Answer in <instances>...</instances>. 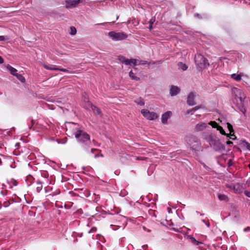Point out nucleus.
<instances>
[{"label": "nucleus", "mask_w": 250, "mask_h": 250, "mask_svg": "<svg viewBox=\"0 0 250 250\" xmlns=\"http://www.w3.org/2000/svg\"><path fill=\"white\" fill-rule=\"evenodd\" d=\"M231 93L233 97L232 99L233 103L235 104L240 111L245 114L246 112V110L244 107V101L246 98L245 94L242 90L236 87H233L231 89Z\"/></svg>", "instance_id": "1"}, {"label": "nucleus", "mask_w": 250, "mask_h": 250, "mask_svg": "<svg viewBox=\"0 0 250 250\" xmlns=\"http://www.w3.org/2000/svg\"><path fill=\"white\" fill-rule=\"evenodd\" d=\"M77 143L83 149L88 151L91 147L90 135L83 129L81 130L75 136Z\"/></svg>", "instance_id": "2"}, {"label": "nucleus", "mask_w": 250, "mask_h": 250, "mask_svg": "<svg viewBox=\"0 0 250 250\" xmlns=\"http://www.w3.org/2000/svg\"><path fill=\"white\" fill-rule=\"evenodd\" d=\"M185 140L190 148L192 151H198L201 148V144L200 139L193 135H187Z\"/></svg>", "instance_id": "3"}, {"label": "nucleus", "mask_w": 250, "mask_h": 250, "mask_svg": "<svg viewBox=\"0 0 250 250\" xmlns=\"http://www.w3.org/2000/svg\"><path fill=\"white\" fill-rule=\"evenodd\" d=\"M66 132L68 135L75 136L76 134L82 130V126L78 124L72 122H68L66 124Z\"/></svg>", "instance_id": "4"}, {"label": "nucleus", "mask_w": 250, "mask_h": 250, "mask_svg": "<svg viewBox=\"0 0 250 250\" xmlns=\"http://www.w3.org/2000/svg\"><path fill=\"white\" fill-rule=\"evenodd\" d=\"M194 60L197 68L200 70L205 69L209 65L208 60L200 54L195 55Z\"/></svg>", "instance_id": "5"}, {"label": "nucleus", "mask_w": 250, "mask_h": 250, "mask_svg": "<svg viewBox=\"0 0 250 250\" xmlns=\"http://www.w3.org/2000/svg\"><path fill=\"white\" fill-rule=\"evenodd\" d=\"M118 60L122 62L123 63H124L126 65H129L134 69V70L135 71H136L137 70V68L136 67V66L137 64V60L135 59H131L130 60L126 58L125 56L122 55H119L118 56Z\"/></svg>", "instance_id": "6"}, {"label": "nucleus", "mask_w": 250, "mask_h": 250, "mask_svg": "<svg viewBox=\"0 0 250 250\" xmlns=\"http://www.w3.org/2000/svg\"><path fill=\"white\" fill-rule=\"evenodd\" d=\"M108 35L114 41L124 40L128 37V35L123 32H116L115 31H110L108 32Z\"/></svg>", "instance_id": "7"}, {"label": "nucleus", "mask_w": 250, "mask_h": 250, "mask_svg": "<svg viewBox=\"0 0 250 250\" xmlns=\"http://www.w3.org/2000/svg\"><path fill=\"white\" fill-rule=\"evenodd\" d=\"M45 182L48 184H51V181L45 177H42L41 179H38L35 181V182L34 183V187L38 193L40 192L42 190L43 184Z\"/></svg>", "instance_id": "8"}, {"label": "nucleus", "mask_w": 250, "mask_h": 250, "mask_svg": "<svg viewBox=\"0 0 250 250\" xmlns=\"http://www.w3.org/2000/svg\"><path fill=\"white\" fill-rule=\"evenodd\" d=\"M209 124L212 126L213 128H217V130L219 131L220 133L224 135H226L227 137L231 138L230 136L233 137L234 136V132H232V134L230 133L229 134H226L223 127L219 125L215 121H211Z\"/></svg>", "instance_id": "9"}, {"label": "nucleus", "mask_w": 250, "mask_h": 250, "mask_svg": "<svg viewBox=\"0 0 250 250\" xmlns=\"http://www.w3.org/2000/svg\"><path fill=\"white\" fill-rule=\"evenodd\" d=\"M141 113L146 119L149 120H154L157 118L158 116L154 112H150L147 109H142Z\"/></svg>", "instance_id": "10"}, {"label": "nucleus", "mask_w": 250, "mask_h": 250, "mask_svg": "<svg viewBox=\"0 0 250 250\" xmlns=\"http://www.w3.org/2000/svg\"><path fill=\"white\" fill-rule=\"evenodd\" d=\"M195 96V92H190L188 96L187 97V104L190 106L194 105L196 103L194 101V98Z\"/></svg>", "instance_id": "11"}, {"label": "nucleus", "mask_w": 250, "mask_h": 250, "mask_svg": "<svg viewBox=\"0 0 250 250\" xmlns=\"http://www.w3.org/2000/svg\"><path fill=\"white\" fill-rule=\"evenodd\" d=\"M219 139L214 134H211L208 135L207 138V141L210 145V146L212 147L213 146L216 144Z\"/></svg>", "instance_id": "12"}, {"label": "nucleus", "mask_w": 250, "mask_h": 250, "mask_svg": "<svg viewBox=\"0 0 250 250\" xmlns=\"http://www.w3.org/2000/svg\"><path fill=\"white\" fill-rule=\"evenodd\" d=\"M212 147L216 151H222L225 150V146L220 142L219 139L213 146Z\"/></svg>", "instance_id": "13"}, {"label": "nucleus", "mask_w": 250, "mask_h": 250, "mask_svg": "<svg viewBox=\"0 0 250 250\" xmlns=\"http://www.w3.org/2000/svg\"><path fill=\"white\" fill-rule=\"evenodd\" d=\"M181 91V89L177 86L172 85L170 86L169 94L171 96H175L178 95Z\"/></svg>", "instance_id": "14"}, {"label": "nucleus", "mask_w": 250, "mask_h": 250, "mask_svg": "<svg viewBox=\"0 0 250 250\" xmlns=\"http://www.w3.org/2000/svg\"><path fill=\"white\" fill-rule=\"evenodd\" d=\"M80 2V0H66V7L69 8L75 6Z\"/></svg>", "instance_id": "15"}, {"label": "nucleus", "mask_w": 250, "mask_h": 250, "mask_svg": "<svg viewBox=\"0 0 250 250\" xmlns=\"http://www.w3.org/2000/svg\"><path fill=\"white\" fill-rule=\"evenodd\" d=\"M171 114V112L169 111H167L163 114L161 118L162 123L164 124H166L167 123V120L170 118Z\"/></svg>", "instance_id": "16"}, {"label": "nucleus", "mask_w": 250, "mask_h": 250, "mask_svg": "<svg viewBox=\"0 0 250 250\" xmlns=\"http://www.w3.org/2000/svg\"><path fill=\"white\" fill-rule=\"evenodd\" d=\"M207 127L206 123L200 122L196 125L195 129L196 131H201L206 129Z\"/></svg>", "instance_id": "17"}, {"label": "nucleus", "mask_w": 250, "mask_h": 250, "mask_svg": "<svg viewBox=\"0 0 250 250\" xmlns=\"http://www.w3.org/2000/svg\"><path fill=\"white\" fill-rule=\"evenodd\" d=\"M35 179L31 175H28L26 178V182L28 186H30L35 182Z\"/></svg>", "instance_id": "18"}, {"label": "nucleus", "mask_w": 250, "mask_h": 250, "mask_svg": "<svg viewBox=\"0 0 250 250\" xmlns=\"http://www.w3.org/2000/svg\"><path fill=\"white\" fill-rule=\"evenodd\" d=\"M136 73L133 72V70H131L129 72V76L132 80L138 81L140 80V78L136 76Z\"/></svg>", "instance_id": "19"}, {"label": "nucleus", "mask_w": 250, "mask_h": 250, "mask_svg": "<svg viewBox=\"0 0 250 250\" xmlns=\"http://www.w3.org/2000/svg\"><path fill=\"white\" fill-rule=\"evenodd\" d=\"M188 238L190 239L191 243L194 245L199 246L200 245L203 244L201 242H199V241L196 240L194 237H193L190 235L188 236Z\"/></svg>", "instance_id": "20"}, {"label": "nucleus", "mask_w": 250, "mask_h": 250, "mask_svg": "<svg viewBox=\"0 0 250 250\" xmlns=\"http://www.w3.org/2000/svg\"><path fill=\"white\" fill-rule=\"evenodd\" d=\"M88 104L91 105V107L95 113H96L98 115H101L102 114V112H101V110L98 107H97L96 106L92 105L90 103H89Z\"/></svg>", "instance_id": "21"}, {"label": "nucleus", "mask_w": 250, "mask_h": 250, "mask_svg": "<svg viewBox=\"0 0 250 250\" xmlns=\"http://www.w3.org/2000/svg\"><path fill=\"white\" fill-rule=\"evenodd\" d=\"M43 67L44 68H45L47 70H57L59 69V68L57 67H56L55 66H48L46 64H44Z\"/></svg>", "instance_id": "22"}, {"label": "nucleus", "mask_w": 250, "mask_h": 250, "mask_svg": "<svg viewBox=\"0 0 250 250\" xmlns=\"http://www.w3.org/2000/svg\"><path fill=\"white\" fill-rule=\"evenodd\" d=\"M7 69L9 70L10 73L13 75H15L16 74V72L17 71V69H15V68L13 67L12 66L10 65H8V66H7Z\"/></svg>", "instance_id": "23"}, {"label": "nucleus", "mask_w": 250, "mask_h": 250, "mask_svg": "<svg viewBox=\"0 0 250 250\" xmlns=\"http://www.w3.org/2000/svg\"><path fill=\"white\" fill-rule=\"evenodd\" d=\"M218 197L220 201H227L228 200V196L225 194H218Z\"/></svg>", "instance_id": "24"}, {"label": "nucleus", "mask_w": 250, "mask_h": 250, "mask_svg": "<svg viewBox=\"0 0 250 250\" xmlns=\"http://www.w3.org/2000/svg\"><path fill=\"white\" fill-rule=\"evenodd\" d=\"M14 76H16L17 78L21 82L24 83L25 82V79L24 77L21 74L16 73V74Z\"/></svg>", "instance_id": "25"}, {"label": "nucleus", "mask_w": 250, "mask_h": 250, "mask_svg": "<svg viewBox=\"0 0 250 250\" xmlns=\"http://www.w3.org/2000/svg\"><path fill=\"white\" fill-rule=\"evenodd\" d=\"M231 77L236 81H240L241 80V76L239 74H236L235 73L231 74Z\"/></svg>", "instance_id": "26"}, {"label": "nucleus", "mask_w": 250, "mask_h": 250, "mask_svg": "<svg viewBox=\"0 0 250 250\" xmlns=\"http://www.w3.org/2000/svg\"><path fill=\"white\" fill-rule=\"evenodd\" d=\"M178 66L183 71L186 70L188 68V66L185 63L182 62H180L178 63Z\"/></svg>", "instance_id": "27"}, {"label": "nucleus", "mask_w": 250, "mask_h": 250, "mask_svg": "<svg viewBox=\"0 0 250 250\" xmlns=\"http://www.w3.org/2000/svg\"><path fill=\"white\" fill-rule=\"evenodd\" d=\"M135 102L138 105H144L145 103L144 102L143 99L142 98H139V99H137L135 101Z\"/></svg>", "instance_id": "28"}, {"label": "nucleus", "mask_w": 250, "mask_h": 250, "mask_svg": "<svg viewBox=\"0 0 250 250\" xmlns=\"http://www.w3.org/2000/svg\"><path fill=\"white\" fill-rule=\"evenodd\" d=\"M233 188L238 192H240V185L239 184H236L233 185Z\"/></svg>", "instance_id": "29"}, {"label": "nucleus", "mask_w": 250, "mask_h": 250, "mask_svg": "<svg viewBox=\"0 0 250 250\" xmlns=\"http://www.w3.org/2000/svg\"><path fill=\"white\" fill-rule=\"evenodd\" d=\"M227 127H228V130H229V132L230 133L234 132V130L233 129L232 125L229 123H227Z\"/></svg>", "instance_id": "30"}, {"label": "nucleus", "mask_w": 250, "mask_h": 250, "mask_svg": "<svg viewBox=\"0 0 250 250\" xmlns=\"http://www.w3.org/2000/svg\"><path fill=\"white\" fill-rule=\"evenodd\" d=\"M70 30H71L70 34L71 35H75L76 34V33H77L76 29L74 26H71L70 27Z\"/></svg>", "instance_id": "31"}, {"label": "nucleus", "mask_w": 250, "mask_h": 250, "mask_svg": "<svg viewBox=\"0 0 250 250\" xmlns=\"http://www.w3.org/2000/svg\"><path fill=\"white\" fill-rule=\"evenodd\" d=\"M155 21V19H153V18H152L149 20L148 23L149 24V29L150 30H151L152 29V25H153L154 22Z\"/></svg>", "instance_id": "32"}, {"label": "nucleus", "mask_w": 250, "mask_h": 250, "mask_svg": "<svg viewBox=\"0 0 250 250\" xmlns=\"http://www.w3.org/2000/svg\"><path fill=\"white\" fill-rule=\"evenodd\" d=\"M11 204L10 202L8 200H6L3 202L2 205L4 207L7 208Z\"/></svg>", "instance_id": "33"}, {"label": "nucleus", "mask_w": 250, "mask_h": 250, "mask_svg": "<svg viewBox=\"0 0 250 250\" xmlns=\"http://www.w3.org/2000/svg\"><path fill=\"white\" fill-rule=\"evenodd\" d=\"M90 148V151L89 152V153L92 154L94 153L95 152L98 151L99 150L96 148ZM87 152H89L88 151H86Z\"/></svg>", "instance_id": "34"}, {"label": "nucleus", "mask_w": 250, "mask_h": 250, "mask_svg": "<svg viewBox=\"0 0 250 250\" xmlns=\"http://www.w3.org/2000/svg\"><path fill=\"white\" fill-rule=\"evenodd\" d=\"M149 63H148L147 61H143V60H140V61H139V64H143V65H145V64H149Z\"/></svg>", "instance_id": "35"}, {"label": "nucleus", "mask_w": 250, "mask_h": 250, "mask_svg": "<svg viewBox=\"0 0 250 250\" xmlns=\"http://www.w3.org/2000/svg\"><path fill=\"white\" fill-rule=\"evenodd\" d=\"M244 146H246L248 150L250 151V144L249 143L245 141Z\"/></svg>", "instance_id": "36"}, {"label": "nucleus", "mask_w": 250, "mask_h": 250, "mask_svg": "<svg viewBox=\"0 0 250 250\" xmlns=\"http://www.w3.org/2000/svg\"><path fill=\"white\" fill-rule=\"evenodd\" d=\"M202 221L205 223V224L207 226L208 228H209L210 223L208 222H206L205 220H202Z\"/></svg>", "instance_id": "37"}, {"label": "nucleus", "mask_w": 250, "mask_h": 250, "mask_svg": "<svg viewBox=\"0 0 250 250\" xmlns=\"http://www.w3.org/2000/svg\"><path fill=\"white\" fill-rule=\"evenodd\" d=\"M232 164H233V162H232V160L229 159L228 162V166L229 167H230L232 165Z\"/></svg>", "instance_id": "38"}, {"label": "nucleus", "mask_w": 250, "mask_h": 250, "mask_svg": "<svg viewBox=\"0 0 250 250\" xmlns=\"http://www.w3.org/2000/svg\"><path fill=\"white\" fill-rule=\"evenodd\" d=\"M245 194L248 197H250V190L245 191L244 192Z\"/></svg>", "instance_id": "39"}, {"label": "nucleus", "mask_w": 250, "mask_h": 250, "mask_svg": "<svg viewBox=\"0 0 250 250\" xmlns=\"http://www.w3.org/2000/svg\"><path fill=\"white\" fill-rule=\"evenodd\" d=\"M57 70L62 71V72H68V70L67 69H64V68H59V69Z\"/></svg>", "instance_id": "40"}, {"label": "nucleus", "mask_w": 250, "mask_h": 250, "mask_svg": "<svg viewBox=\"0 0 250 250\" xmlns=\"http://www.w3.org/2000/svg\"><path fill=\"white\" fill-rule=\"evenodd\" d=\"M200 108V106H195V107H193V108L191 109V110H192V111H196V110H198Z\"/></svg>", "instance_id": "41"}, {"label": "nucleus", "mask_w": 250, "mask_h": 250, "mask_svg": "<svg viewBox=\"0 0 250 250\" xmlns=\"http://www.w3.org/2000/svg\"><path fill=\"white\" fill-rule=\"evenodd\" d=\"M194 17L195 18H197L198 19H202V17H201V15L199 14H198V13L195 14H194Z\"/></svg>", "instance_id": "42"}, {"label": "nucleus", "mask_w": 250, "mask_h": 250, "mask_svg": "<svg viewBox=\"0 0 250 250\" xmlns=\"http://www.w3.org/2000/svg\"><path fill=\"white\" fill-rule=\"evenodd\" d=\"M77 212L79 214H82L83 213V211L82 209L80 208L77 210Z\"/></svg>", "instance_id": "43"}, {"label": "nucleus", "mask_w": 250, "mask_h": 250, "mask_svg": "<svg viewBox=\"0 0 250 250\" xmlns=\"http://www.w3.org/2000/svg\"><path fill=\"white\" fill-rule=\"evenodd\" d=\"M83 96L84 97V101H88V98L86 97V93H84L83 94Z\"/></svg>", "instance_id": "44"}, {"label": "nucleus", "mask_w": 250, "mask_h": 250, "mask_svg": "<svg viewBox=\"0 0 250 250\" xmlns=\"http://www.w3.org/2000/svg\"><path fill=\"white\" fill-rule=\"evenodd\" d=\"M5 40V37L3 36H0V41H3Z\"/></svg>", "instance_id": "45"}, {"label": "nucleus", "mask_w": 250, "mask_h": 250, "mask_svg": "<svg viewBox=\"0 0 250 250\" xmlns=\"http://www.w3.org/2000/svg\"><path fill=\"white\" fill-rule=\"evenodd\" d=\"M226 143L229 146H231L233 145V143L231 141H227Z\"/></svg>", "instance_id": "46"}, {"label": "nucleus", "mask_w": 250, "mask_h": 250, "mask_svg": "<svg viewBox=\"0 0 250 250\" xmlns=\"http://www.w3.org/2000/svg\"><path fill=\"white\" fill-rule=\"evenodd\" d=\"M4 62V60L3 59V58L0 56V63L1 64V63H3Z\"/></svg>", "instance_id": "47"}, {"label": "nucleus", "mask_w": 250, "mask_h": 250, "mask_svg": "<svg viewBox=\"0 0 250 250\" xmlns=\"http://www.w3.org/2000/svg\"><path fill=\"white\" fill-rule=\"evenodd\" d=\"M1 194L3 195V196H6L7 195V191H6L5 193H4L2 191H1Z\"/></svg>", "instance_id": "48"}, {"label": "nucleus", "mask_w": 250, "mask_h": 250, "mask_svg": "<svg viewBox=\"0 0 250 250\" xmlns=\"http://www.w3.org/2000/svg\"><path fill=\"white\" fill-rule=\"evenodd\" d=\"M204 167L206 169H209V168L207 166H206L205 164H204L203 165Z\"/></svg>", "instance_id": "49"}, {"label": "nucleus", "mask_w": 250, "mask_h": 250, "mask_svg": "<svg viewBox=\"0 0 250 250\" xmlns=\"http://www.w3.org/2000/svg\"><path fill=\"white\" fill-rule=\"evenodd\" d=\"M143 249H144V250H146V248L147 247V245H145L144 246H142Z\"/></svg>", "instance_id": "50"}, {"label": "nucleus", "mask_w": 250, "mask_h": 250, "mask_svg": "<svg viewBox=\"0 0 250 250\" xmlns=\"http://www.w3.org/2000/svg\"><path fill=\"white\" fill-rule=\"evenodd\" d=\"M250 230V228H245L244 230L245 231H249Z\"/></svg>", "instance_id": "51"}, {"label": "nucleus", "mask_w": 250, "mask_h": 250, "mask_svg": "<svg viewBox=\"0 0 250 250\" xmlns=\"http://www.w3.org/2000/svg\"><path fill=\"white\" fill-rule=\"evenodd\" d=\"M192 111L191 110H191H187V114H189V113H190L191 112H192Z\"/></svg>", "instance_id": "52"}, {"label": "nucleus", "mask_w": 250, "mask_h": 250, "mask_svg": "<svg viewBox=\"0 0 250 250\" xmlns=\"http://www.w3.org/2000/svg\"><path fill=\"white\" fill-rule=\"evenodd\" d=\"M196 213L199 214V215H200L201 216H203V215H204V214H201V213H200L199 211H196Z\"/></svg>", "instance_id": "53"}, {"label": "nucleus", "mask_w": 250, "mask_h": 250, "mask_svg": "<svg viewBox=\"0 0 250 250\" xmlns=\"http://www.w3.org/2000/svg\"><path fill=\"white\" fill-rule=\"evenodd\" d=\"M105 24V23H98V24H96V25H104Z\"/></svg>", "instance_id": "54"}, {"label": "nucleus", "mask_w": 250, "mask_h": 250, "mask_svg": "<svg viewBox=\"0 0 250 250\" xmlns=\"http://www.w3.org/2000/svg\"><path fill=\"white\" fill-rule=\"evenodd\" d=\"M95 158H97L98 157V154H96L94 156Z\"/></svg>", "instance_id": "55"}, {"label": "nucleus", "mask_w": 250, "mask_h": 250, "mask_svg": "<svg viewBox=\"0 0 250 250\" xmlns=\"http://www.w3.org/2000/svg\"><path fill=\"white\" fill-rule=\"evenodd\" d=\"M1 208H2V204H1V203H0V209Z\"/></svg>", "instance_id": "56"}, {"label": "nucleus", "mask_w": 250, "mask_h": 250, "mask_svg": "<svg viewBox=\"0 0 250 250\" xmlns=\"http://www.w3.org/2000/svg\"><path fill=\"white\" fill-rule=\"evenodd\" d=\"M1 163H2L1 160V159H0V165H1Z\"/></svg>", "instance_id": "57"}, {"label": "nucleus", "mask_w": 250, "mask_h": 250, "mask_svg": "<svg viewBox=\"0 0 250 250\" xmlns=\"http://www.w3.org/2000/svg\"><path fill=\"white\" fill-rule=\"evenodd\" d=\"M218 121H219V122H222V121H221L220 119H218Z\"/></svg>", "instance_id": "58"}, {"label": "nucleus", "mask_w": 250, "mask_h": 250, "mask_svg": "<svg viewBox=\"0 0 250 250\" xmlns=\"http://www.w3.org/2000/svg\"><path fill=\"white\" fill-rule=\"evenodd\" d=\"M59 193H60V191H58L56 194H59Z\"/></svg>", "instance_id": "59"}, {"label": "nucleus", "mask_w": 250, "mask_h": 250, "mask_svg": "<svg viewBox=\"0 0 250 250\" xmlns=\"http://www.w3.org/2000/svg\"><path fill=\"white\" fill-rule=\"evenodd\" d=\"M45 192H47V189H45Z\"/></svg>", "instance_id": "60"}]
</instances>
